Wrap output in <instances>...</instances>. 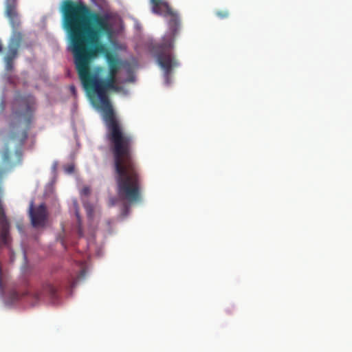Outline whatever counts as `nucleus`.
I'll use <instances>...</instances> for the list:
<instances>
[{
    "instance_id": "obj_5",
    "label": "nucleus",
    "mask_w": 352,
    "mask_h": 352,
    "mask_svg": "<svg viewBox=\"0 0 352 352\" xmlns=\"http://www.w3.org/2000/svg\"><path fill=\"white\" fill-rule=\"evenodd\" d=\"M57 288L49 281H45L38 288L32 289V299L34 303L44 298H49L51 300L56 299Z\"/></svg>"
},
{
    "instance_id": "obj_7",
    "label": "nucleus",
    "mask_w": 352,
    "mask_h": 352,
    "mask_svg": "<svg viewBox=\"0 0 352 352\" xmlns=\"http://www.w3.org/2000/svg\"><path fill=\"white\" fill-rule=\"evenodd\" d=\"M17 6V0H5V15L14 29L19 28L21 25Z\"/></svg>"
},
{
    "instance_id": "obj_8",
    "label": "nucleus",
    "mask_w": 352,
    "mask_h": 352,
    "mask_svg": "<svg viewBox=\"0 0 352 352\" xmlns=\"http://www.w3.org/2000/svg\"><path fill=\"white\" fill-rule=\"evenodd\" d=\"M229 11L227 10H218L216 12V15L218 18L221 19H226L229 16Z\"/></svg>"
},
{
    "instance_id": "obj_13",
    "label": "nucleus",
    "mask_w": 352,
    "mask_h": 352,
    "mask_svg": "<svg viewBox=\"0 0 352 352\" xmlns=\"http://www.w3.org/2000/svg\"><path fill=\"white\" fill-rule=\"evenodd\" d=\"M17 227L19 228V230H22V228L19 226V225H17Z\"/></svg>"
},
{
    "instance_id": "obj_12",
    "label": "nucleus",
    "mask_w": 352,
    "mask_h": 352,
    "mask_svg": "<svg viewBox=\"0 0 352 352\" xmlns=\"http://www.w3.org/2000/svg\"><path fill=\"white\" fill-rule=\"evenodd\" d=\"M78 232H79L80 235H82V232H81V228H79Z\"/></svg>"
},
{
    "instance_id": "obj_9",
    "label": "nucleus",
    "mask_w": 352,
    "mask_h": 352,
    "mask_svg": "<svg viewBox=\"0 0 352 352\" xmlns=\"http://www.w3.org/2000/svg\"><path fill=\"white\" fill-rule=\"evenodd\" d=\"M70 89H71V91H72L74 94H75V93H76V88H75V87H74V86H71V87H70Z\"/></svg>"
},
{
    "instance_id": "obj_1",
    "label": "nucleus",
    "mask_w": 352,
    "mask_h": 352,
    "mask_svg": "<svg viewBox=\"0 0 352 352\" xmlns=\"http://www.w3.org/2000/svg\"><path fill=\"white\" fill-rule=\"evenodd\" d=\"M60 12L79 78L85 89L96 94L93 103L102 112L118 196L129 202L140 201L141 178L133 153V137L125 131L107 95L108 90L118 89L116 75L122 65L119 58L101 41L104 36L112 35L109 17L72 0H64Z\"/></svg>"
},
{
    "instance_id": "obj_11",
    "label": "nucleus",
    "mask_w": 352,
    "mask_h": 352,
    "mask_svg": "<svg viewBox=\"0 0 352 352\" xmlns=\"http://www.w3.org/2000/svg\"><path fill=\"white\" fill-rule=\"evenodd\" d=\"M76 217H77L78 221L80 222V217H79V214L78 212H76Z\"/></svg>"
},
{
    "instance_id": "obj_10",
    "label": "nucleus",
    "mask_w": 352,
    "mask_h": 352,
    "mask_svg": "<svg viewBox=\"0 0 352 352\" xmlns=\"http://www.w3.org/2000/svg\"><path fill=\"white\" fill-rule=\"evenodd\" d=\"M83 191H84V192H85V194H88V193H89V190L88 188H84V189H83Z\"/></svg>"
},
{
    "instance_id": "obj_2",
    "label": "nucleus",
    "mask_w": 352,
    "mask_h": 352,
    "mask_svg": "<svg viewBox=\"0 0 352 352\" xmlns=\"http://www.w3.org/2000/svg\"><path fill=\"white\" fill-rule=\"evenodd\" d=\"M35 100L31 95L17 96L13 102L12 116L16 122L10 126V133L1 151L0 182L3 176L22 160V148L28 138V131L33 120Z\"/></svg>"
},
{
    "instance_id": "obj_4",
    "label": "nucleus",
    "mask_w": 352,
    "mask_h": 352,
    "mask_svg": "<svg viewBox=\"0 0 352 352\" xmlns=\"http://www.w3.org/2000/svg\"><path fill=\"white\" fill-rule=\"evenodd\" d=\"M18 28L13 29L12 34L8 42V50L4 57L6 69L11 71L14 67V60L17 57L18 50L23 41V34L17 31Z\"/></svg>"
},
{
    "instance_id": "obj_6",
    "label": "nucleus",
    "mask_w": 352,
    "mask_h": 352,
    "mask_svg": "<svg viewBox=\"0 0 352 352\" xmlns=\"http://www.w3.org/2000/svg\"><path fill=\"white\" fill-rule=\"evenodd\" d=\"M30 217L32 225L35 227H43L45 225L47 212L44 204L34 208V203L31 201L29 208Z\"/></svg>"
},
{
    "instance_id": "obj_3",
    "label": "nucleus",
    "mask_w": 352,
    "mask_h": 352,
    "mask_svg": "<svg viewBox=\"0 0 352 352\" xmlns=\"http://www.w3.org/2000/svg\"><path fill=\"white\" fill-rule=\"evenodd\" d=\"M151 3L153 13L169 18L168 32L162 37L160 42L152 47V52L158 65L164 70L166 83L169 84L173 69L179 65L174 56L173 50L175 37L181 27V21L178 13L171 8L166 0H151Z\"/></svg>"
}]
</instances>
